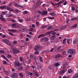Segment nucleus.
I'll return each mask as SVG.
<instances>
[{
	"mask_svg": "<svg viewBox=\"0 0 78 78\" xmlns=\"http://www.w3.org/2000/svg\"><path fill=\"white\" fill-rule=\"evenodd\" d=\"M0 9H7V10L10 11H13V9H12L11 8L5 5L0 6Z\"/></svg>",
	"mask_w": 78,
	"mask_h": 78,
	"instance_id": "f257e3e1",
	"label": "nucleus"
},
{
	"mask_svg": "<svg viewBox=\"0 0 78 78\" xmlns=\"http://www.w3.org/2000/svg\"><path fill=\"white\" fill-rule=\"evenodd\" d=\"M68 53L70 54L71 55H73V54H75L76 52L75 51V50L72 49H69L68 50Z\"/></svg>",
	"mask_w": 78,
	"mask_h": 78,
	"instance_id": "f03ea898",
	"label": "nucleus"
},
{
	"mask_svg": "<svg viewBox=\"0 0 78 78\" xmlns=\"http://www.w3.org/2000/svg\"><path fill=\"white\" fill-rule=\"evenodd\" d=\"M2 41L3 42L5 43L6 44H7V45H11V43L9 42V41L8 40L4 39L2 40Z\"/></svg>",
	"mask_w": 78,
	"mask_h": 78,
	"instance_id": "7ed1b4c3",
	"label": "nucleus"
},
{
	"mask_svg": "<svg viewBox=\"0 0 78 78\" xmlns=\"http://www.w3.org/2000/svg\"><path fill=\"white\" fill-rule=\"evenodd\" d=\"M13 51L14 54H17V53H19L20 52V51L16 48H13Z\"/></svg>",
	"mask_w": 78,
	"mask_h": 78,
	"instance_id": "20e7f679",
	"label": "nucleus"
},
{
	"mask_svg": "<svg viewBox=\"0 0 78 78\" xmlns=\"http://www.w3.org/2000/svg\"><path fill=\"white\" fill-rule=\"evenodd\" d=\"M14 5L15 6H16V7H19L20 8H25V6L24 5L21 6L17 4V3H15L14 4Z\"/></svg>",
	"mask_w": 78,
	"mask_h": 78,
	"instance_id": "39448f33",
	"label": "nucleus"
},
{
	"mask_svg": "<svg viewBox=\"0 0 78 78\" xmlns=\"http://www.w3.org/2000/svg\"><path fill=\"white\" fill-rule=\"evenodd\" d=\"M22 63H20L19 62H15L14 63V65L15 66H17L18 67H20V66H22Z\"/></svg>",
	"mask_w": 78,
	"mask_h": 78,
	"instance_id": "423d86ee",
	"label": "nucleus"
},
{
	"mask_svg": "<svg viewBox=\"0 0 78 78\" xmlns=\"http://www.w3.org/2000/svg\"><path fill=\"white\" fill-rule=\"evenodd\" d=\"M17 74L16 73H13L11 75V77L12 78H17Z\"/></svg>",
	"mask_w": 78,
	"mask_h": 78,
	"instance_id": "0eeeda50",
	"label": "nucleus"
},
{
	"mask_svg": "<svg viewBox=\"0 0 78 78\" xmlns=\"http://www.w3.org/2000/svg\"><path fill=\"white\" fill-rule=\"evenodd\" d=\"M1 17H0V20H1L2 21V22H5L6 21V20H5L4 18H3V14L0 15Z\"/></svg>",
	"mask_w": 78,
	"mask_h": 78,
	"instance_id": "6e6552de",
	"label": "nucleus"
},
{
	"mask_svg": "<svg viewBox=\"0 0 78 78\" xmlns=\"http://www.w3.org/2000/svg\"><path fill=\"white\" fill-rule=\"evenodd\" d=\"M41 5V1H40V0H37L36 2L37 6H39Z\"/></svg>",
	"mask_w": 78,
	"mask_h": 78,
	"instance_id": "1a4fd4ad",
	"label": "nucleus"
},
{
	"mask_svg": "<svg viewBox=\"0 0 78 78\" xmlns=\"http://www.w3.org/2000/svg\"><path fill=\"white\" fill-rule=\"evenodd\" d=\"M41 41H44V42H46V41H48V38L47 37H46L41 39Z\"/></svg>",
	"mask_w": 78,
	"mask_h": 78,
	"instance_id": "9d476101",
	"label": "nucleus"
},
{
	"mask_svg": "<svg viewBox=\"0 0 78 78\" xmlns=\"http://www.w3.org/2000/svg\"><path fill=\"white\" fill-rule=\"evenodd\" d=\"M30 58H31V59H35V58H36L35 56L33 54H31L30 56Z\"/></svg>",
	"mask_w": 78,
	"mask_h": 78,
	"instance_id": "9b49d317",
	"label": "nucleus"
},
{
	"mask_svg": "<svg viewBox=\"0 0 78 78\" xmlns=\"http://www.w3.org/2000/svg\"><path fill=\"white\" fill-rule=\"evenodd\" d=\"M8 31H12V32L13 33H14V32H16V31H17L16 30L13 29H8Z\"/></svg>",
	"mask_w": 78,
	"mask_h": 78,
	"instance_id": "f8f14e48",
	"label": "nucleus"
},
{
	"mask_svg": "<svg viewBox=\"0 0 78 78\" xmlns=\"http://www.w3.org/2000/svg\"><path fill=\"white\" fill-rule=\"evenodd\" d=\"M40 47L39 46H36L34 47V49L35 51H37Z\"/></svg>",
	"mask_w": 78,
	"mask_h": 78,
	"instance_id": "ddd939ff",
	"label": "nucleus"
},
{
	"mask_svg": "<svg viewBox=\"0 0 78 78\" xmlns=\"http://www.w3.org/2000/svg\"><path fill=\"white\" fill-rule=\"evenodd\" d=\"M38 59L41 62H43V59H42V57H41V56H38Z\"/></svg>",
	"mask_w": 78,
	"mask_h": 78,
	"instance_id": "4468645a",
	"label": "nucleus"
},
{
	"mask_svg": "<svg viewBox=\"0 0 78 78\" xmlns=\"http://www.w3.org/2000/svg\"><path fill=\"white\" fill-rule=\"evenodd\" d=\"M78 43V39H76L73 41V44H75Z\"/></svg>",
	"mask_w": 78,
	"mask_h": 78,
	"instance_id": "2eb2a0df",
	"label": "nucleus"
},
{
	"mask_svg": "<svg viewBox=\"0 0 78 78\" xmlns=\"http://www.w3.org/2000/svg\"><path fill=\"white\" fill-rule=\"evenodd\" d=\"M64 73H65V71L62 70L59 72V74L61 75H63Z\"/></svg>",
	"mask_w": 78,
	"mask_h": 78,
	"instance_id": "dca6fc26",
	"label": "nucleus"
},
{
	"mask_svg": "<svg viewBox=\"0 0 78 78\" xmlns=\"http://www.w3.org/2000/svg\"><path fill=\"white\" fill-rule=\"evenodd\" d=\"M12 14H8L6 16V17H12Z\"/></svg>",
	"mask_w": 78,
	"mask_h": 78,
	"instance_id": "f3484780",
	"label": "nucleus"
},
{
	"mask_svg": "<svg viewBox=\"0 0 78 78\" xmlns=\"http://www.w3.org/2000/svg\"><path fill=\"white\" fill-rule=\"evenodd\" d=\"M67 63H65V64H63V66L62 67L63 69H66V66H67Z\"/></svg>",
	"mask_w": 78,
	"mask_h": 78,
	"instance_id": "a211bd4d",
	"label": "nucleus"
},
{
	"mask_svg": "<svg viewBox=\"0 0 78 78\" xmlns=\"http://www.w3.org/2000/svg\"><path fill=\"white\" fill-rule=\"evenodd\" d=\"M66 28V26L65 25H64L60 27V29L61 30H64V29H65V28Z\"/></svg>",
	"mask_w": 78,
	"mask_h": 78,
	"instance_id": "6ab92c4d",
	"label": "nucleus"
},
{
	"mask_svg": "<svg viewBox=\"0 0 78 78\" xmlns=\"http://www.w3.org/2000/svg\"><path fill=\"white\" fill-rule=\"evenodd\" d=\"M77 25L76 24H74V25L72 27V29H74L75 28H76L77 27Z\"/></svg>",
	"mask_w": 78,
	"mask_h": 78,
	"instance_id": "aec40b11",
	"label": "nucleus"
},
{
	"mask_svg": "<svg viewBox=\"0 0 78 78\" xmlns=\"http://www.w3.org/2000/svg\"><path fill=\"white\" fill-rule=\"evenodd\" d=\"M46 14H47V11H42V14L45 15Z\"/></svg>",
	"mask_w": 78,
	"mask_h": 78,
	"instance_id": "412c9836",
	"label": "nucleus"
},
{
	"mask_svg": "<svg viewBox=\"0 0 78 78\" xmlns=\"http://www.w3.org/2000/svg\"><path fill=\"white\" fill-rule=\"evenodd\" d=\"M66 39H67L66 38H65L63 40V44L64 45H65L66 44Z\"/></svg>",
	"mask_w": 78,
	"mask_h": 78,
	"instance_id": "4be33fe9",
	"label": "nucleus"
},
{
	"mask_svg": "<svg viewBox=\"0 0 78 78\" xmlns=\"http://www.w3.org/2000/svg\"><path fill=\"white\" fill-rule=\"evenodd\" d=\"M3 70L5 74V75H8V71H6L5 70V69H3Z\"/></svg>",
	"mask_w": 78,
	"mask_h": 78,
	"instance_id": "5701e85b",
	"label": "nucleus"
},
{
	"mask_svg": "<svg viewBox=\"0 0 78 78\" xmlns=\"http://www.w3.org/2000/svg\"><path fill=\"white\" fill-rule=\"evenodd\" d=\"M73 78H78V73L76 74L74 76Z\"/></svg>",
	"mask_w": 78,
	"mask_h": 78,
	"instance_id": "b1692460",
	"label": "nucleus"
},
{
	"mask_svg": "<svg viewBox=\"0 0 78 78\" xmlns=\"http://www.w3.org/2000/svg\"><path fill=\"white\" fill-rule=\"evenodd\" d=\"M60 41V40H59V39L57 38L55 40V43H57V42H59Z\"/></svg>",
	"mask_w": 78,
	"mask_h": 78,
	"instance_id": "393cba45",
	"label": "nucleus"
},
{
	"mask_svg": "<svg viewBox=\"0 0 78 78\" xmlns=\"http://www.w3.org/2000/svg\"><path fill=\"white\" fill-rule=\"evenodd\" d=\"M53 32V31H52L50 32H47L46 33H45V34L46 35H48L49 34H51V33H52V32Z\"/></svg>",
	"mask_w": 78,
	"mask_h": 78,
	"instance_id": "a878e982",
	"label": "nucleus"
},
{
	"mask_svg": "<svg viewBox=\"0 0 78 78\" xmlns=\"http://www.w3.org/2000/svg\"><path fill=\"white\" fill-rule=\"evenodd\" d=\"M72 72V70H71V69H70L68 70V73H71Z\"/></svg>",
	"mask_w": 78,
	"mask_h": 78,
	"instance_id": "bb28decb",
	"label": "nucleus"
},
{
	"mask_svg": "<svg viewBox=\"0 0 78 78\" xmlns=\"http://www.w3.org/2000/svg\"><path fill=\"white\" fill-rule=\"evenodd\" d=\"M71 10L72 11H75V8L73 6H71Z\"/></svg>",
	"mask_w": 78,
	"mask_h": 78,
	"instance_id": "cd10ccee",
	"label": "nucleus"
},
{
	"mask_svg": "<svg viewBox=\"0 0 78 78\" xmlns=\"http://www.w3.org/2000/svg\"><path fill=\"white\" fill-rule=\"evenodd\" d=\"M60 49H61V47H58L57 48L56 50H57V51H59L60 50Z\"/></svg>",
	"mask_w": 78,
	"mask_h": 78,
	"instance_id": "c85d7f7f",
	"label": "nucleus"
},
{
	"mask_svg": "<svg viewBox=\"0 0 78 78\" xmlns=\"http://www.w3.org/2000/svg\"><path fill=\"white\" fill-rule=\"evenodd\" d=\"M38 69H41V66L40 64H39L37 66Z\"/></svg>",
	"mask_w": 78,
	"mask_h": 78,
	"instance_id": "c756f323",
	"label": "nucleus"
},
{
	"mask_svg": "<svg viewBox=\"0 0 78 78\" xmlns=\"http://www.w3.org/2000/svg\"><path fill=\"white\" fill-rule=\"evenodd\" d=\"M22 69H23V66H21L19 68L18 70H19V71H21V70H22Z\"/></svg>",
	"mask_w": 78,
	"mask_h": 78,
	"instance_id": "7c9ffc66",
	"label": "nucleus"
},
{
	"mask_svg": "<svg viewBox=\"0 0 78 78\" xmlns=\"http://www.w3.org/2000/svg\"><path fill=\"white\" fill-rule=\"evenodd\" d=\"M53 27V26H50L48 28V30H51V28Z\"/></svg>",
	"mask_w": 78,
	"mask_h": 78,
	"instance_id": "2f4dec72",
	"label": "nucleus"
},
{
	"mask_svg": "<svg viewBox=\"0 0 78 78\" xmlns=\"http://www.w3.org/2000/svg\"><path fill=\"white\" fill-rule=\"evenodd\" d=\"M71 20L72 21H73V20H78V19L76 18H71Z\"/></svg>",
	"mask_w": 78,
	"mask_h": 78,
	"instance_id": "473e14b6",
	"label": "nucleus"
},
{
	"mask_svg": "<svg viewBox=\"0 0 78 78\" xmlns=\"http://www.w3.org/2000/svg\"><path fill=\"white\" fill-rule=\"evenodd\" d=\"M23 14H27L28 13V11H24L23 12Z\"/></svg>",
	"mask_w": 78,
	"mask_h": 78,
	"instance_id": "72a5a7b5",
	"label": "nucleus"
},
{
	"mask_svg": "<svg viewBox=\"0 0 78 78\" xmlns=\"http://www.w3.org/2000/svg\"><path fill=\"white\" fill-rule=\"evenodd\" d=\"M29 31H31L32 32H34V29L31 28L30 29Z\"/></svg>",
	"mask_w": 78,
	"mask_h": 78,
	"instance_id": "f704fd0d",
	"label": "nucleus"
},
{
	"mask_svg": "<svg viewBox=\"0 0 78 78\" xmlns=\"http://www.w3.org/2000/svg\"><path fill=\"white\" fill-rule=\"evenodd\" d=\"M18 21L19 22H20V23H22L23 21V20L22 19H20Z\"/></svg>",
	"mask_w": 78,
	"mask_h": 78,
	"instance_id": "c9c22d12",
	"label": "nucleus"
},
{
	"mask_svg": "<svg viewBox=\"0 0 78 78\" xmlns=\"http://www.w3.org/2000/svg\"><path fill=\"white\" fill-rule=\"evenodd\" d=\"M17 43V41H13L12 43L13 44H16Z\"/></svg>",
	"mask_w": 78,
	"mask_h": 78,
	"instance_id": "e433bc0d",
	"label": "nucleus"
},
{
	"mask_svg": "<svg viewBox=\"0 0 78 78\" xmlns=\"http://www.w3.org/2000/svg\"><path fill=\"white\" fill-rule=\"evenodd\" d=\"M48 19H51V20H53L54 19V17L52 18L51 17L49 16L48 17Z\"/></svg>",
	"mask_w": 78,
	"mask_h": 78,
	"instance_id": "4c0bfd02",
	"label": "nucleus"
},
{
	"mask_svg": "<svg viewBox=\"0 0 78 78\" xmlns=\"http://www.w3.org/2000/svg\"><path fill=\"white\" fill-rule=\"evenodd\" d=\"M11 55H8L7 56V57L8 58H11Z\"/></svg>",
	"mask_w": 78,
	"mask_h": 78,
	"instance_id": "58836bf2",
	"label": "nucleus"
},
{
	"mask_svg": "<svg viewBox=\"0 0 78 78\" xmlns=\"http://www.w3.org/2000/svg\"><path fill=\"white\" fill-rule=\"evenodd\" d=\"M57 57L58 58H61V57H62V55H59V54H58L57 55Z\"/></svg>",
	"mask_w": 78,
	"mask_h": 78,
	"instance_id": "ea45409f",
	"label": "nucleus"
},
{
	"mask_svg": "<svg viewBox=\"0 0 78 78\" xmlns=\"http://www.w3.org/2000/svg\"><path fill=\"white\" fill-rule=\"evenodd\" d=\"M12 27H16V24L13 23L12 25Z\"/></svg>",
	"mask_w": 78,
	"mask_h": 78,
	"instance_id": "a19ab883",
	"label": "nucleus"
},
{
	"mask_svg": "<svg viewBox=\"0 0 78 78\" xmlns=\"http://www.w3.org/2000/svg\"><path fill=\"white\" fill-rule=\"evenodd\" d=\"M19 75H20V76H21V77H23V74H22V73H19Z\"/></svg>",
	"mask_w": 78,
	"mask_h": 78,
	"instance_id": "79ce46f5",
	"label": "nucleus"
},
{
	"mask_svg": "<svg viewBox=\"0 0 78 78\" xmlns=\"http://www.w3.org/2000/svg\"><path fill=\"white\" fill-rule=\"evenodd\" d=\"M48 27V25H45L44 26L42 27L43 28H47Z\"/></svg>",
	"mask_w": 78,
	"mask_h": 78,
	"instance_id": "37998d69",
	"label": "nucleus"
},
{
	"mask_svg": "<svg viewBox=\"0 0 78 78\" xmlns=\"http://www.w3.org/2000/svg\"><path fill=\"white\" fill-rule=\"evenodd\" d=\"M59 64L58 63H56L55 64V66H56L57 67L58 66H59Z\"/></svg>",
	"mask_w": 78,
	"mask_h": 78,
	"instance_id": "c03bdc74",
	"label": "nucleus"
},
{
	"mask_svg": "<svg viewBox=\"0 0 78 78\" xmlns=\"http://www.w3.org/2000/svg\"><path fill=\"white\" fill-rule=\"evenodd\" d=\"M9 34L10 35H11V36H14V34H13L11 33V32H9Z\"/></svg>",
	"mask_w": 78,
	"mask_h": 78,
	"instance_id": "a18cd8bd",
	"label": "nucleus"
},
{
	"mask_svg": "<svg viewBox=\"0 0 78 78\" xmlns=\"http://www.w3.org/2000/svg\"><path fill=\"white\" fill-rule=\"evenodd\" d=\"M39 52H38L37 51L34 52L35 55H37V54H39Z\"/></svg>",
	"mask_w": 78,
	"mask_h": 78,
	"instance_id": "49530a36",
	"label": "nucleus"
},
{
	"mask_svg": "<svg viewBox=\"0 0 78 78\" xmlns=\"http://www.w3.org/2000/svg\"><path fill=\"white\" fill-rule=\"evenodd\" d=\"M1 57L2 58H4V59H5V58H6V57L3 55H2L1 56Z\"/></svg>",
	"mask_w": 78,
	"mask_h": 78,
	"instance_id": "de8ad7c7",
	"label": "nucleus"
},
{
	"mask_svg": "<svg viewBox=\"0 0 78 78\" xmlns=\"http://www.w3.org/2000/svg\"><path fill=\"white\" fill-rule=\"evenodd\" d=\"M0 53H4V51L3 50H0Z\"/></svg>",
	"mask_w": 78,
	"mask_h": 78,
	"instance_id": "09e8293b",
	"label": "nucleus"
},
{
	"mask_svg": "<svg viewBox=\"0 0 78 78\" xmlns=\"http://www.w3.org/2000/svg\"><path fill=\"white\" fill-rule=\"evenodd\" d=\"M33 73H34V74H35V75L37 73L36 72V71L34 70H33Z\"/></svg>",
	"mask_w": 78,
	"mask_h": 78,
	"instance_id": "8fccbe9b",
	"label": "nucleus"
},
{
	"mask_svg": "<svg viewBox=\"0 0 78 78\" xmlns=\"http://www.w3.org/2000/svg\"><path fill=\"white\" fill-rule=\"evenodd\" d=\"M3 64H6V61H3Z\"/></svg>",
	"mask_w": 78,
	"mask_h": 78,
	"instance_id": "3c124183",
	"label": "nucleus"
},
{
	"mask_svg": "<svg viewBox=\"0 0 78 78\" xmlns=\"http://www.w3.org/2000/svg\"><path fill=\"white\" fill-rule=\"evenodd\" d=\"M67 1H66L64 3L63 5H67Z\"/></svg>",
	"mask_w": 78,
	"mask_h": 78,
	"instance_id": "603ef678",
	"label": "nucleus"
},
{
	"mask_svg": "<svg viewBox=\"0 0 78 78\" xmlns=\"http://www.w3.org/2000/svg\"><path fill=\"white\" fill-rule=\"evenodd\" d=\"M39 24V22H37L36 23V25L37 26H38Z\"/></svg>",
	"mask_w": 78,
	"mask_h": 78,
	"instance_id": "864d4df0",
	"label": "nucleus"
},
{
	"mask_svg": "<svg viewBox=\"0 0 78 78\" xmlns=\"http://www.w3.org/2000/svg\"><path fill=\"white\" fill-rule=\"evenodd\" d=\"M2 14L3 15H5V14H6V12H2Z\"/></svg>",
	"mask_w": 78,
	"mask_h": 78,
	"instance_id": "5fc2aeb1",
	"label": "nucleus"
},
{
	"mask_svg": "<svg viewBox=\"0 0 78 78\" xmlns=\"http://www.w3.org/2000/svg\"><path fill=\"white\" fill-rule=\"evenodd\" d=\"M38 13H39L40 14H42V12H41L40 11H38Z\"/></svg>",
	"mask_w": 78,
	"mask_h": 78,
	"instance_id": "6e6d98bb",
	"label": "nucleus"
},
{
	"mask_svg": "<svg viewBox=\"0 0 78 78\" xmlns=\"http://www.w3.org/2000/svg\"><path fill=\"white\" fill-rule=\"evenodd\" d=\"M27 37H30V38H31V36L30 35H27Z\"/></svg>",
	"mask_w": 78,
	"mask_h": 78,
	"instance_id": "4d7b16f0",
	"label": "nucleus"
},
{
	"mask_svg": "<svg viewBox=\"0 0 78 78\" xmlns=\"http://www.w3.org/2000/svg\"><path fill=\"white\" fill-rule=\"evenodd\" d=\"M50 15H51V16H54V14L52 13H50Z\"/></svg>",
	"mask_w": 78,
	"mask_h": 78,
	"instance_id": "13d9d810",
	"label": "nucleus"
},
{
	"mask_svg": "<svg viewBox=\"0 0 78 78\" xmlns=\"http://www.w3.org/2000/svg\"><path fill=\"white\" fill-rule=\"evenodd\" d=\"M32 28H35V25H34V24H32Z\"/></svg>",
	"mask_w": 78,
	"mask_h": 78,
	"instance_id": "bf43d9fd",
	"label": "nucleus"
},
{
	"mask_svg": "<svg viewBox=\"0 0 78 78\" xmlns=\"http://www.w3.org/2000/svg\"><path fill=\"white\" fill-rule=\"evenodd\" d=\"M15 12H17V13H18V12H19V10H18V9H15Z\"/></svg>",
	"mask_w": 78,
	"mask_h": 78,
	"instance_id": "052dcab7",
	"label": "nucleus"
},
{
	"mask_svg": "<svg viewBox=\"0 0 78 78\" xmlns=\"http://www.w3.org/2000/svg\"><path fill=\"white\" fill-rule=\"evenodd\" d=\"M11 6V3H10L8 5V6Z\"/></svg>",
	"mask_w": 78,
	"mask_h": 78,
	"instance_id": "680f3d73",
	"label": "nucleus"
},
{
	"mask_svg": "<svg viewBox=\"0 0 78 78\" xmlns=\"http://www.w3.org/2000/svg\"><path fill=\"white\" fill-rule=\"evenodd\" d=\"M20 61H22L23 59H22V58L20 57Z\"/></svg>",
	"mask_w": 78,
	"mask_h": 78,
	"instance_id": "e2e57ef3",
	"label": "nucleus"
},
{
	"mask_svg": "<svg viewBox=\"0 0 78 78\" xmlns=\"http://www.w3.org/2000/svg\"><path fill=\"white\" fill-rule=\"evenodd\" d=\"M51 34L52 35H53L56 34V32L52 33Z\"/></svg>",
	"mask_w": 78,
	"mask_h": 78,
	"instance_id": "0e129e2a",
	"label": "nucleus"
},
{
	"mask_svg": "<svg viewBox=\"0 0 78 78\" xmlns=\"http://www.w3.org/2000/svg\"><path fill=\"white\" fill-rule=\"evenodd\" d=\"M75 12L76 13H78V9H76L75 11Z\"/></svg>",
	"mask_w": 78,
	"mask_h": 78,
	"instance_id": "69168bd1",
	"label": "nucleus"
},
{
	"mask_svg": "<svg viewBox=\"0 0 78 78\" xmlns=\"http://www.w3.org/2000/svg\"><path fill=\"white\" fill-rule=\"evenodd\" d=\"M62 2H58L57 4L58 5H59V4H61V3H62Z\"/></svg>",
	"mask_w": 78,
	"mask_h": 78,
	"instance_id": "338daca9",
	"label": "nucleus"
},
{
	"mask_svg": "<svg viewBox=\"0 0 78 78\" xmlns=\"http://www.w3.org/2000/svg\"><path fill=\"white\" fill-rule=\"evenodd\" d=\"M2 37H3V38L5 37H6V35H2Z\"/></svg>",
	"mask_w": 78,
	"mask_h": 78,
	"instance_id": "774afa93",
	"label": "nucleus"
}]
</instances>
